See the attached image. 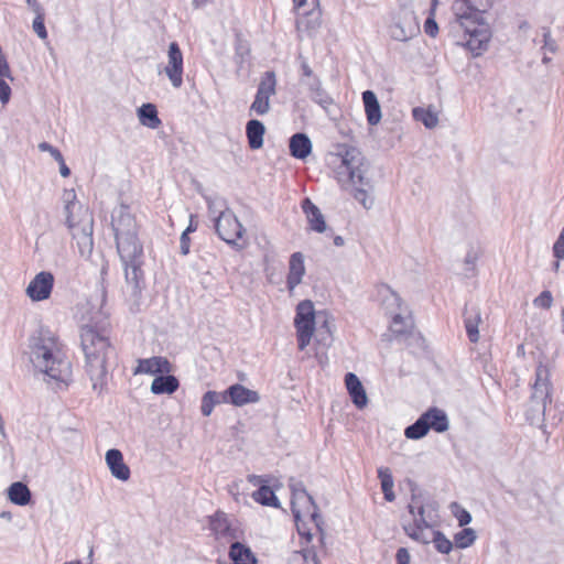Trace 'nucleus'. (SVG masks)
<instances>
[{
    "instance_id": "obj_45",
    "label": "nucleus",
    "mask_w": 564,
    "mask_h": 564,
    "mask_svg": "<svg viewBox=\"0 0 564 564\" xmlns=\"http://www.w3.org/2000/svg\"><path fill=\"white\" fill-rule=\"evenodd\" d=\"M36 17L33 20V31L37 34V36L42 40H45L47 37V31L44 24V11L42 7H39L37 11H33Z\"/></svg>"
},
{
    "instance_id": "obj_43",
    "label": "nucleus",
    "mask_w": 564,
    "mask_h": 564,
    "mask_svg": "<svg viewBox=\"0 0 564 564\" xmlns=\"http://www.w3.org/2000/svg\"><path fill=\"white\" fill-rule=\"evenodd\" d=\"M476 538L477 536L474 529L465 528L454 535V541L458 549H466L474 544Z\"/></svg>"
},
{
    "instance_id": "obj_13",
    "label": "nucleus",
    "mask_w": 564,
    "mask_h": 564,
    "mask_svg": "<svg viewBox=\"0 0 564 564\" xmlns=\"http://www.w3.org/2000/svg\"><path fill=\"white\" fill-rule=\"evenodd\" d=\"M292 512L295 520L310 519L314 527L319 530L321 518L313 498L306 490H299L291 500Z\"/></svg>"
},
{
    "instance_id": "obj_50",
    "label": "nucleus",
    "mask_w": 564,
    "mask_h": 564,
    "mask_svg": "<svg viewBox=\"0 0 564 564\" xmlns=\"http://www.w3.org/2000/svg\"><path fill=\"white\" fill-rule=\"evenodd\" d=\"M312 522L310 519L295 520L297 531L300 535L305 536L307 541L312 539L311 529L307 527V523Z\"/></svg>"
},
{
    "instance_id": "obj_9",
    "label": "nucleus",
    "mask_w": 564,
    "mask_h": 564,
    "mask_svg": "<svg viewBox=\"0 0 564 564\" xmlns=\"http://www.w3.org/2000/svg\"><path fill=\"white\" fill-rule=\"evenodd\" d=\"M365 159L355 147H347L343 151L330 155V164L340 169L338 174L347 173V176H364L366 173Z\"/></svg>"
},
{
    "instance_id": "obj_2",
    "label": "nucleus",
    "mask_w": 564,
    "mask_h": 564,
    "mask_svg": "<svg viewBox=\"0 0 564 564\" xmlns=\"http://www.w3.org/2000/svg\"><path fill=\"white\" fill-rule=\"evenodd\" d=\"M29 360L34 369L48 379L66 381L70 376V362L65 357L56 335L41 327L29 338Z\"/></svg>"
},
{
    "instance_id": "obj_31",
    "label": "nucleus",
    "mask_w": 564,
    "mask_h": 564,
    "mask_svg": "<svg viewBox=\"0 0 564 564\" xmlns=\"http://www.w3.org/2000/svg\"><path fill=\"white\" fill-rule=\"evenodd\" d=\"M291 154L296 159H305L312 151V142L305 133H295L290 138Z\"/></svg>"
},
{
    "instance_id": "obj_12",
    "label": "nucleus",
    "mask_w": 564,
    "mask_h": 564,
    "mask_svg": "<svg viewBox=\"0 0 564 564\" xmlns=\"http://www.w3.org/2000/svg\"><path fill=\"white\" fill-rule=\"evenodd\" d=\"M111 226L116 240L138 236V226L128 206L120 205L113 208Z\"/></svg>"
},
{
    "instance_id": "obj_60",
    "label": "nucleus",
    "mask_w": 564,
    "mask_h": 564,
    "mask_svg": "<svg viewBox=\"0 0 564 564\" xmlns=\"http://www.w3.org/2000/svg\"><path fill=\"white\" fill-rule=\"evenodd\" d=\"M301 69H302V74H303V76L308 77V78H311V79H312L313 77H315V76L313 75V70H312V68L308 66V64H307L306 62H303V63L301 64Z\"/></svg>"
},
{
    "instance_id": "obj_44",
    "label": "nucleus",
    "mask_w": 564,
    "mask_h": 564,
    "mask_svg": "<svg viewBox=\"0 0 564 564\" xmlns=\"http://www.w3.org/2000/svg\"><path fill=\"white\" fill-rule=\"evenodd\" d=\"M286 564H317L316 555L311 550L294 551Z\"/></svg>"
},
{
    "instance_id": "obj_58",
    "label": "nucleus",
    "mask_w": 564,
    "mask_h": 564,
    "mask_svg": "<svg viewBox=\"0 0 564 564\" xmlns=\"http://www.w3.org/2000/svg\"><path fill=\"white\" fill-rule=\"evenodd\" d=\"M181 250L183 254H187L189 252V238L187 232H183L181 236Z\"/></svg>"
},
{
    "instance_id": "obj_40",
    "label": "nucleus",
    "mask_w": 564,
    "mask_h": 564,
    "mask_svg": "<svg viewBox=\"0 0 564 564\" xmlns=\"http://www.w3.org/2000/svg\"><path fill=\"white\" fill-rule=\"evenodd\" d=\"M416 32H419V26L416 23L409 24L406 28L401 23H394L390 28L392 39L400 42L410 40Z\"/></svg>"
},
{
    "instance_id": "obj_14",
    "label": "nucleus",
    "mask_w": 564,
    "mask_h": 564,
    "mask_svg": "<svg viewBox=\"0 0 564 564\" xmlns=\"http://www.w3.org/2000/svg\"><path fill=\"white\" fill-rule=\"evenodd\" d=\"M54 282L52 272L41 271L29 282L25 294L32 302L46 301L52 294Z\"/></svg>"
},
{
    "instance_id": "obj_11",
    "label": "nucleus",
    "mask_w": 564,
    "mask_h": 564,
    "mask_svg": "<svg viewBox=\"0 0 564 564\" xmlns=\"http://www.w3.org/2000/svg\"><path fill=\"white\" fill-rule=\"evenodd\" d=\"M550 368L540 364L535 369V380L532 387V402L538 403L544 414L546 405L552 402V383Z\"/></svg>"
},
{
    "instance_id": "obj_34",
    "label": "nucleus",
    "mask_w": 564,
    "mask_h": 564,
    "mask_svg": "<svg viewBox=\"0 0 564 564\" xmlns=\"http://www.w3.org/2000/svg\"><path fill=\"white\" fill-rule=\"evenodd\" d=\"M138 118L142 126L150 129H158L161 126V119L153 104H143L138 108Z\"/></svg>"
},
{
    "instance_id": "obj_32",
    "label": "nucleus",
    "mask_w": 564,
    "mask_h": 564,
    "mask_svg": "<svg viewBox=\"0 0 564 564\" xmlns=\"http://www.w3.org/2000/svg\"><path fill=\"white\" fill-rule=\"evenodd\" d=\"M264 133L265 127L260 120L251 119L247 122L246 134L251 149L257 150L263 145Z\"/></svg>"
},
{
    "instance_id": "obj_22",
    "label": "nucleus",
    "mask_w": 564,
    "mask_h": 564,
    "mask_svg": "<svg viewBox=\"0 0 564 564\" xmlns=\"http://www.w3.org/2000/svg\"><path fill=\"white\" fill-rule=\"evenodd\" d=\"M106 464L111 475L121 481H127L130 478V468L123 460V455L119 449L111 448L107 451Z\"/></svg>"
},
{
    "instance_id": "obj_52",
    "label": "nucleus",
    "mask_w": 564,
    "mask_h": 564,
    "mask_svg": "<svg viewBox=\"0 0 564 564\" xmlns=\"http://www.w3.org/2000/svg\"><path fill=\"white\" fill-rule=\"evenodd\" d=\"M11 97V87L0 78V101L2 105H7Z\"/></svg>"
},
{
    "instance_id": "obj_26",
    "label": "nucleus",
    "mask_w": 564,
    "mask_h": 564,
    "mask_svg": "<svg viewBox=\"0 0 564 564\" xmlns=\"http://www.w3.org/2000/svg\"><path fill=\"white\" fill-rule=\"evenodd\" d=\"M345 384L352 403L358 409L366 408L368 404V397L359 378L355 373L348 372L345 376Z\"/></svg>"
},
{
    "instance_id": "obj_49",
    "label": "nucleus",
    "mask_w": 564,
    "mask_h": 564,
    "mask_svg": "<svg viewBox=\"0 0 564 564\" xmlns=\"http://www.w3.org/2000/svg\"><path fill=\"white\" fill-rule=\"evenodd\" d=\"M553 256L557 260L564 259V227L562 228L556 241L553 245Z\"/></svg>"
},
{
    "instance_id": "obj_41",
    "label": "nucleus",
    "mask_w": 564,
    "mask_h": 564,
    "mask_svg": "<svg viewBox=\"0 0 564 564\" xmlns=\"http://www.w3.org/2000/svg\"><path fill=\"white\" fill-rule=\"evenodd\" d=\"M252 498L254 499V501H257L263 506H270V507L279 506V500H278L275 494L267 485H261L259 487V489L252 494Z\"/></svg>"
},
{
    "instance_id": "obj_35",
    "label": "nucleus",
    "mask_w": 564,
    "mask_h": 564,
    "mask_svg": "<svg viewBox=\"0 0 564 564\" xmlns=\"http://www.w3.org/2000/svg\"><path fill=\"white\" fill-rule=\"evenodd\" d=\"M221 403H227L226 391H207L202 398V414L204 416H209L214 408Z\"/></svg>"
},
{
    "instance_id": "obj_16",
    "label": "nucleus",
    "mask_w": 564,
    "mask_h": 564,
    "mask_svg": "<svg viewBox=\"0 0 564 564\" xmlns=\"http://www.w3.org/2000/svg\"><path fill=\"white\" fill-rule=\"evenodd\" d=\"M464 30L469 35L466 45L473 53L479 55L482 51L487 50L490 32L482 18L464 26Z\"/></svg>"
},
{
    "instance_id": "obj_19",
    "label": "nucleus",
    "mask_w": 564,
    "mask_h": 564,
    "mask_svg": "<svg viewBox=\"0 0 564 564\" xmlns=\"http://www.w3.org/2000/svg\"><path fill=\"white\" fill-rule=\"evenodd\" d=\"M410 538L423 544L433 543L435 549L442 554H448L453 549L452 541L440 531L422 532L411 530Z\"/></svg>"
},
{
    "instance_id": "obj_24",
    "label": "nucleus",
    "mask_w": 564,
    "mask_h": 564,
    "mask_svg": "<svg viewBox=\"0 0 564 564\" xmlns=\"http://www.w3.org/2000/svg\"><path fill=\"white\" fill-rule=\"evenodd\" d=\"M301 207L305 214L311 230L319 234L326 231L327 225L325 217L321 209L310 198H304L302 200Z\"/></svg>"
},
{
    "instance_id": "obj_64",
    "label": "nucleus",
    "mask_w": 564,
    "mask_h": 564,
    "mask_svg": "<svg viewBox=\"0 0 564 564\" xmlns=\"http://www.w3.org/2000/svg\"><path fill=\"white\" fill-rule=\"evenodd\" d=\"M39 149H40L41 151H44V152H48V153H50V152L54 149V147H53V145H51V144H50V143H47V142H41V143L39 144Z\"/></svg>"
},
{
    "instance_id": "obj_57",
    "label": "nucleus",
    "mask_w": 564,
    "mask_h": 564,
    "mask_svg": "<svg viewBox=\"0 0 564 564\" xmlns=\"http://www.w3.org/2000/svg\"><path fill=\"white\" fill-rule=\"evenodd\" d=\"M241 482H242L241 480H237L228 486V491L234 497V499L236 501L239 500V489H240Z\"/></svg>"
},
{
    "instance_id": "obj_47",
    "label": "nucleus",
    "mask_w": 564,
    "mask_h": 564,
    "mask_svg": "<svg viewBox=\"0 0 564 564\" xmlns=\"http://www.w3.org/2000/svg\"><path fill=\"white\" fill-rule=\"evenodd\" d=\"M553 304V296L550 291H543L533 300V305L539 308H551Z\"/></svg>"
},
{
    "instance_id": "obj_20",
    "label": "nucleus",
    "mask_w": 564,
    "mask_h": 564,
    "mask_svg": "<svg viewBox=\"0 0 564 564\" xmlns=\"http://www.w3.org/2000/svg\"><path fill=\"white\" fill-rule=\"evenodd\" d=\"M452 10L462 28L479 21L482 18V11L476 8L470 0L454 1Z\"/></svg>"
},
{
    "instance_id": "obj_1",
    "label": "nucleus",
    "mask_w": 564,
    "mask_h": 564,
    "mask_svg": "<svg viewBox=\"0 0 564 564\" xmlns=\"http://www.w3.org/2000/svg\"><path fill=\"white\" fill-rule=\"evenodd\" d=\"M80 344L86 357V370L93 390L101 394L107 382V360L112 354L108 337L102 333L105 316L97 311L82 316Z\"/></svg>"
},
{
    "instance_id": "obj_15",
    "label": "nucleus",
    "mask_w": 564,
    "mask_h": 564,
    "mask_svg": "<svg viewBox=\"0 0 564 564\" xmlns=\"http://www.w3.org/2000/svg\"><path fill=\"white\" fill-rule=\"evenodd\" d=\"M340 187L366 209L373 206L372 186L369 178H339Z\"/></svg>"
},
{
    "instance_id": "obj_18",
    "label": "nucleus",
    "mask_w": 564,
    "mask_h": 564,
    "mask_svg": "<svg viewBox=\"0 0 564 564\" xmlns=\"http://www.w3.org/2000/svg\"><path fill=\"white\" fill-rule=\"evenodd\" d=\"M226 391L227 403L235 406H245L247 404L258 403L260 395L256 390H251L240 383L230 386Z\"/></svg>"
},
{
    "instance_id": "obj_62",
    "label": "nucleus",
    "mask_w": 564,
    "mask_h": 564,
    "mask_svg": "<svg viewBox=\"0 0 564 564\" xmlns=\"http://www.w3.org/2000/svg\"><path fill=\"white\" fill-rule=\"evenodd\" d=\"M196 229H197V223L194 220V216L191 215L189 224L183 232H187V235H188L189 232H194Z\"/></svg>"
},
{
    "instance_id": "obj_56",
    "label": "nucleus",
    "mask_w": 564,
    "mask_h": 564,
    "mask_svg": "<svg viewBox=\"0 0 564 564\" xmlns=\"http://www.w3.org/2000/svg\"><path fill=\"white\" fill-rule=\"evenodd\" d=\"M293 2L297 8H307L308 11L318 6V0H293Z\"/></svg>"
},
{
    "instance_id": "obj_38",
    "label": "nucleus",
    "mask_w": 564,
    "mask_h": 564,
    "mask_svg": "<svg viewBox=\"0 0 564 564\" xmlns=\"http://www.w3.org/2000/svg\"><path fill=\"white\" fill-rule=\"evenodd\" d=\"M317 319H322V325L317 328L316 340L324 346H330L332 338V326L329 323L328 314L325 312H321L317 314Z\"/></svg>"
},
{
    "instance_id": "obj_55",
    "label": "nucleus",
    "mask_w": 564,
    "mask_h": 564,
    "mask_svg": "<svg viewBox=\"0 0 564 564\" xmlns=\"http://www.w3.org/2000/svg\"><path fill=\"white\" fill-rule=\"evenodd\" d=\"M455 517L458 521V524L460 527H464V525H467L468 523H470L471 521V516L470 513L465 510V509H459L456 513H455Z\"/></svg>"
},
{
    "instance_id": "obj_51",
    "label": "nucleus",
    "mask_w": 564,
    "mask_h": 564,
    "mask_svg": "<svg viewBox=\"0 0 564 564\" xmlns=\"http://www.w3.org/2000/svg\"><path fill=\"white\" fill-rule=\"evenodd\" d=\"M424 31L431 37H435L438 33V25L433 17H429L424 23Z\"/></svg>"
},
{
    "instance_id": "obj_48",
    "label": "nucleus",
    "mask_w": 564,
    "mask_h": 564,
    "mask_svg": "<svg viewBox=\"0 0 564 564\" xmlns=\"http://www.w3.org/2000/svg\"><path fill=\"white\" fill-rule=\"evenodd\" d=\"M543 46L542 50L547 51L550 53H556L557 44L556 41L551 36V31L549 28H543Z\"/></svg>"
},
{
    "instance_id": "obj_5",
    "label": "nucleus",
    "mask_w": 564,
    "mask_h": 564,
    "mask_svg": "<svg viewBox=\"0 0 564 564\" xmlns=\"http://www.w3.org/2000/svg\"><path fill=\"white\" fill-rule=\"evenodd\" d=\"M205 199L219 238L229 245L236 243L242 237L243 228L227 202L217 195H205Z\"/></svg>"
},
{
    "instance_id": "obj_3",
    "label": "nucleus",
    "mask_w": 564,
    "mask_h": 564,
    "mask_svg": "<svg viewBox=\"0 0 564 564\" xmlns=\"http://www.w3.org/2000/svg\"><path fill=\"white\" fill-rule=\"evenodd\" d=\"M67 204L65 206L66 224L76 240L79 253L87 257L94 248L93 242V215L87 207L75 199H69L70 193L66 194Z\"/></svg>"
},
{
    "instance_id": "obj_8",
    "label": "nucleus",
    "mask_w": 564,
    "mask_h": 564,
    "mask_svg": "<svg viewBox=\"0 0 564 564\" xmlns=\"http://www.w3.org/2000/svg\"><path fill=\"white\" fill-rule=\"evenodd\" d=\"M207 520L208 529L217 541L232 543L240 540L243 535L238 522L221 510H217L214 514L209 516Z\"/></svg>"
},
{
    "instance_id": "obj_37",
    "label": "nucleus",
    "mask_w": 564,
    "mask_h": 564,
    "mask_svg": "<svg viewBox=\"0 0 564 564\" xmlns=\"http://www.w3.org/2000/svg\"><path fill=\"white\" fill-rule=\"evenodd\" d=\"M378 478L380 479L381 490L384 495V499L389 502L395 500V494L393 491L394 480L391 469L388 467L378 468Z\"/></svg>"
},
{
    "instance_id": "obj_10",
    "label": "nucleus",
    "mask_w": 564,
    "mask_h": 564,
    "mask_svg": "<svg viewBox=\"0 0 564 564\" xmlns=\"http://www.w3.org/2000/svg\"><path fill=\"white\" fill-rule=\"evenodd\" d=\"M276 79L274 72H265L261 77L249 113L264 116L270 111V98L275 95Z\"/></svg>"
},
{
    "instance_id": "obj_29",
    "label": "nucleus",
    "mask_w": 564,
    "mask_h": 564,
    "mask_svg": "<svg viewBox=\"0 0 564 564\" xmlns=\"http://www.w3.org/2000/svg\"><path fill=\"white\" fill-rule=\"evenodd\" d=\"M311 99L319 105L323 109L327 110L334 104V99L323 88L322 82L318 77H313L307 83Z\"/></svg>"
},
{
    "instance_id": "obj_30",
    "label": "nucleus",
    "mask_w": 564,
    "mask_h": 564,
    "mask_svg": "<svg viewBox=\"0 0 564 564\" xmlns=\"http://www.w3.org/2000/svg\"><path fill=\"white\" fill-rule=\"evenodd\" d=\"M409 511L413 517V523L405 525L404 531L410 536L411 530L430 532L432 530L431 522L425 517V508L423 506H409Z\"/></svg>"
},
{
    "instance_id": "obj_42",
    "label": "nucleus",
    "mask_w": 564,
    "mask_h": 564,
    "mask_svg": "<svg viewBox=\"0 0 564 564\" xmlns=\"http://www.w3.org/2000/svg\"><path fill=\"white\" fill-rule=\"evenodd\" d=\"M480 322H481V316L478 311H476L474 315L467 316L465 318L466 333L471 343H477L479 340L478 326H479Z\"/></svg>"
},
{
    "instance_id": "obj_46",
    "label": "nucleus",
    "mask_w": 564,
    "mask_h": 564,
    "mask_svg": "<svg viewBox=\"0 0 564 564\" xmlns=\"http://www.w3.org/2000/svg\"><path fill=\"white\" fill-rule=\"evenodd\" d=\"M392 321L390 328L391 330L397 335H402L406 330L405 321L402 316V311L395 312L393 314H390Z\"/></svg>"
},
{
    "instance_id": "obj_4",
    "label": "nucleus",
    "mask_w": 564,
    "mask_h": 564,
    "mask_svg": "<svg viewBox=\"0 0 564 564\" xmlns=\"http://www.w3.org/2000/svg\"><path fill=\"white\" fill-rule=\"evenodd\" d=\"M117 251L124 268L127 286L133 295L140 293L143 281V246L138 236L116 240Z\"/></svg>"
},
{
    "instance_id": "obj_36",
    "label": "nucleus",
    "mask_w": 564,
    "mask_h": 564,
    "mask_svg": "<svg viewBox=\"0 0 564 564\" xmlns=\"http://www.w3.org/2000/svg\"><path fill=\"white\" fill-rule=\"evenodd\" d=\"M8 497L14 505L26 506L31 500V492L26 485L17 481L9 487Z\"/></svg>"
},
{
    "instance_id": "obj_28",
    "label": "nucleus",
    "mask_w": 564,
    "mask_h": 564,
    "mask_svg": "<svg viewBox=\"0 0 564 564\" xmlns=\"http://www.w3.org/2000/svg\"><path fill=\"white\" fill-rule=\"evenodd\" d=\"M362 101L367 121L370 126H376L381 120V107L376 94L372 90H365L362 93Z\"/></svg>"
},
{
    "instance_id": "obj_54",
    "label": "nucleus",
    "mask_w": 564,
    "mask_h": 564,
    "mask_svg": "<svg viewBox=\"0 0 564 564\" xmlns=\"http://www.w3.org/2000/svg\"><path fill=\"white\" fill-rule=\"evenodd\" d=\"M397 564H410L411 555L405 547H400L395 554Z\"/></svg>"
},
{
    "instance_id": "obj_63",
    "label": "nucleus",
    "mask_w": 564,
    "mask_h": 564,
    "mask_svg": "<svg viewBox=\"0 0 564 564\" xmlns=\"http://www.w3.org/2000/svg\"><path fill=\"white\" fill-rule=\"evenodd\" d=\"M299 490H305L302 482H295L291 485L292 498L295 497V494Z\"/></svg>"
},
{
    "instance_id": "obj_7",
    "label": "nucleus",
    "mask_w": 564,
    "mask_h": 564,
    "mask_svg": "<svg viewBox=\"0 0 564 564\" xmlns=\"http://www.w3.org/2000/svg\"><path fill=\"white\" fill-rule=\"evenodd\" d=\"M316 318L317 315L311 301L306 300L299 303L294 325L300 350H304L310 345L314 335Z\"/></svg>"
},
{
    "instance_id": "obj_27",
    "label": "nucleus",
    "mask_w": 564,
    "mask_h": 564,
    "mask_svg": "<svg viewBox=\"0 0 564 564\" xmlns=\"http://www.w3.org/2000/svg\"><path fill=\"white\" fill-rule=\"evenodd\" d=\"M228 556L231 564H258V560L251 549L239 540L230 544Z\"/></svg>"
},
{
    "instance_id": "obj_61",
    "label": "nucleus",
    "mask_w": 564,
    "mask_h": 564,
    "mask_svg": "<svg viewBox=\"0 0 564 564\" xmlns=\"http://www.w3.org/2000/svg\"><path fill=\"white\" fill-rule=\"evenodd\" d=\"M58 164H59V173H61V176H69L70 174V170L69 167L66 165L65 161H64V158H62V161H57Z\"/></svg>"
},
{
    "instance_id": "obj_59",
    "label": "nucleus",
    "mask_w": 564,
    "mask_h": 564,
    "mask_svg": "<svg viewBox=\"0 0 564 564\" xmlns=\"http://www.w3.org/2000/svg\"><path fill=\"white\" fill-rule=\"evenodd\" d=\"M248 480L253 486H259L260 487L261 485H265V480L261 476L250 475V476H248Z\"/></svg>"
},
{
    "instance_id": "obj_21",
    "label": "nucleus",
    "mask_w": 564,
    "mask_h": 564,
    "mask_svg": "<svg viewBox=\"0 0 564 564\" xmlns=\"http://www.w3.org/2000/svg\"><path fill=\"white\" fill-rule=\"evenodd\" d=\"M172 370L170 361L165 357L154 356L151 358L139 359L134 369V375H164Z\"/></svg>"
},
{
    "instance_id": "obj_23",
    "label": "nucleus",
    "mask_w": 564,
    "mask_h": 564,
    "mask_svg": "<svg viewBox=\"0 0 564 564\" xmlns=\"http://www.w3.org/2000/svg\"><path fill=\"white\" fill-rule=\"evenodd\" d=\"M305 257L302 252H294L289 260V272L286 278V286L292 292L303 280L305 275Z\"/></svg>"
},
{
    "instance_id": "obj_6",
    "label": "nucleus",
    "mask_w": 564,
    "mask_h": 564,
    "mask_svg": "<svg viewBox=\"0 0 564 564\" xmlns=\"http://www.w3.org/2000/svg\"><path fill=\"white\" fill-rule=\"evenodd\" d=\"M430 430L443 433L448 430V419L446 413L437 408H431L424 412L412 425L404 430V435L409 440H420L424 437Z\"/></svg>"
},
{
    "instance_id": "obj_25",
    "label": "nucleus",
    "mask_w": 564,
    "mask_h": 564,
    "mask_svg": "<svg viewBox=\"0 0 564 564\" xmlns=\"http://www.w3.org/2000/svg\"><path fill=\"white\" fill-rule=\"evenodd\" d=\"M377 299L387 312V314H393L402 311L401 299L397 292H394L388 284H380L377 286Z\"/></svg>"
},
{
    "instance_id": "obj_53",
    "label": "nucleus",
    "mask_w": 564,
    "mask_h": 564,
    "mask_svg": "<svg viewBox=\"0 0 564 564\" xmlns=\"http://www.w3.org/2000/svg\"><path fill=\"white\" fill-rule=\"evenodd\" d=\"M478 259H479V252L475 249H470L466 253L464 262L468 267V269L474 270Z\"/></svg>"
},
{
    "instance_id": "obj_33",
    "label": "nucleus",
    "mask_w": 564,
    "mask_h": 564,
    "mask_svg": "<svg viewBox=\"0 0 564 564\" xmlns=\"http://www.w3.org/2000/svg\"><path fill=\"white\" fill-rule=\"evenodd\" d=\"M180 383L176 377L167 375V376H158L154 378L151 384V392L154 394H172L178 388Z\"/></svg>"
},
{
    "instance_id": "obj_39",
    "label": "nucleus",
    "mask_w": 564,
    "mask_h": 564,
    "mask_svg": "<svg viewBox=\"0 0 564 564\" xmlns=\"http://www.w3.org/2000/svg\"><path fill=\"white\" fill-rule=\"evenodd\" d=\"M413 118L422 122L427 129H433L438 123L437 113L431 108L416 107L412 110Z\"/></svg>"
},
{
    "instance_id": "obj_17",
    "label": "nucleus",
    "mask_w": 564,
    "mask_h": 564,
    "mask_svg": "<svg viewBox=\"0 0 564 564\" xmlns=\"http://www.w3.org/2000/svg\"><path fill=\"white\" fill-rule=\"evenodd\" d=\"M164 73L175 88L183 85V54L176 42L169 45L167 64L164 67Z\"/></svg>"
}]
</instances>
